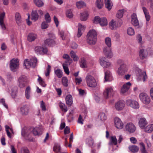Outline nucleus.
<instances>
[{
  "instance_id": "obj_63",
  "label": "nucleus",
  "mask_w": 153,
  "mask_h": 153,
  "mask_svg": "<svg viewBox=\"0 0 153 153\" xmlns=\"http://www.w3.org/2000/svg\"><path fill=\"white\" fill-rule=\"evenodd\" d=\"M0 102L7 109L8 108V106L5 103V100L4 99L2 98L0 100Z\"/></svg>"
},
{
  "instance_id": "obj_19",
  "label": "nucleus",
  "mask_w": 153,
  "mask_h": 153,
  "mask_svg": "<svg viewBox=\"0 0 153 153\" xmlns=\"http://www.w3.org/2000/svg\"><path fill=\"white\" fill-rule=\"evenodd\" d=\"M5 13L3 12L0 14V25L3 30L6 29V27L4 22V19L5 16Z\"/></svg>"
},
{
  "instance_id": "obj_56",
  "label": "nucleus",
  "mask_w": 153,
  "mask_h": 153,
  "mask_svg": "<svg viewBox=\"0 0 153 153\" xmlns=\"http://www.w3.org/2000/svg\"><path fill=\"white\" fill-rule=\"evenodd\" d=\"M62 66L65 73L67 75L69 74L70 72L68 67L65 64H63Z\"/></svg>"
},
{
  "instance_id": "obj_59",
  "label": "nucleus",
  "mask_w": 153,
  "mask_h": 153,
  "mask_svg": "<svg viewBox=\"0 0 153 153\" xmlns=\"http://www.w3.org/2000/svg\"><path fill=\"white\" fill-rule=\"evenodd\" d=\"M45 19L47 22H50L51 19L50 15L48 13H47L45 15Z\"/></svg>"
},
{
  "instance_id": "obj_52",
  "label": "nucleus",
  "mask_w": 153,
  "mask_h": 153,
  "mask_svg": "<svg viewBox=\"0 0 153 153\" xmlns=\"http://www.w3.org/2000/svg\"><path fill=\"white\" fill-rule=\"evenodd\" d=\"M16 87H15L13 89H12V91L11 93V96L12 97L14 98L16 97Z\"/></svg>"
},
{
  "instance_id": "obj_50",
  "label": "nucleus",
  "mask_w": 153,
  "mask_h": 153,
  "mask_svg": "<svg viewBox=\"0 0 153 153\" xmlns=\"http://www.w3.org/2000/svg\"><path fill=\"white\" fill-rule=\"evenodd\" d=\"M86 142L89 146H91L93 144V140L91 136L87 138L86 140Z\"/></svg>"
},
{
  "instance_id": "obj_10",
  "label": "nucleus",
  "mask_w": 153,
  "mask_h": 153,
  "mask_svg": "<svg viewBox=\"0 0 153 153\" xmlns=\"http://www.w3.org/2000/svg\"><path fill=\"white\" fill-rule=\"evenodd\" d=\"M114 92L111 87H108L106 88L103 93L104 97L105 99H108L112 96Z\"/></svg>"
},
{
  "instance_id": "obj_34",
  "label": "nucleus",
  "mask_w": 153,
  "mask_h": 153,
  "mask_svg": "<svg viewBox=\"0 0 153 153\" xmlns=\"http://www.w3.org/2000/svg\"><path fill=\"white\" fill-rule=\"evenodd\" d=\"M117 139L115 136H111L110 139V142L109 143L110 145H116L117 144Z\"/></svg>"
},
{
  "instance_id": "obj_43",
  "label": "nucleus",
  "mask_w": 153,
  "mask_h": 153,
  "mask_svg": "<svg viewBox=\"0 0 153 153\" xmlns=\"http://www.w3.org/2000/svg\"><path fill=\"white\" fill-rule=\"evenodd\" d=\"M30 131H27L26 128H24L22 129L21 131L22 135L24 137H27L30 134Z\"/></svg>"
},
{
  "instance_id": "obj_58",
  "label": "nucleus",
  "mask_w": 153,
  "mask_h": 153,
  "mask_svg": "<svg viewBox=\"0 0 153 153\" xmlns=\"http://www.w3.org/2000/svg\"><path fill=\"white\" fill-rule=\"evenodd\" d=\"M59 35L62 40L65 39V37L64 36V32L62 30H59Z\"/></svg>"
},
{
  "instance_id": "obj_9",
  "label": "nucleus",
  "mask_w": 153,
  "mask_h": 153,
  "mask_svg": "<svg viewBox=\"0 0 153 153\" xmlns=\"http://www.w3.org/2000/svg\"><path fill=\"white\" fill-rule=\"evenodd\" d=\"M18 85L20 88H23L26 85L27 81V77L24 75L21 76L18 79Z\"/></svg>"
},
{
  "instance_id": "obj_30",
  "label": "nucleus",
  "mask_w": 153,
  "mask_h": 153,
  "mask_svg": "<svg viewBox=\"0 0 153 153\" xmlns=\"http://www.w3.org/2000/svg\"><path fill=\"white\" fill-rule=\"evenodd\" d=\"M85 29L84 27L80 24L79 23L78 24V28L77 33V36L79 37L82 35V30H84Z\"/></svg>"
},
{
  "instance_id": "obj_8",
  "label": "nucleus",
  "mask_w": 153,
  "mask_h": 153,
  "mask_svg": "<svg viewBox=\"0 0 153 153\" xmlns=\"http://www.w3.org/2000/svg\"><path fill=\"white\" fill-rule=\"evenodd\" d=\"M10 68L11 70L13 71H15L19 68V63L18 59L11 60L10 63Z\"/></svg>"
},
{
  "instance_id": "obj_25",
  "label": "nucleus",
  "mask_w": 153,
  "mask_h": 153,
  "mask_svg": "<svg viewBox=\"0 0 153 153\" xmlns=\"http://www.w3.org/2000/svg\"><path fill=\"white\" fill-rule=\"evenodd\" d=\"M147 123V122L145 118H142L140 119L139 122V125L141 128H144Z\"/></svg>"
},
{
  "instance_id": "obj_14",
  "label": "nucleus",
  "mask_w": 153,
  "mask_h": 153,
  "mask_svg": "<svg viewBox=\"0 0 153 153\" xmlns=\"http://www.w3.org/2000/svg\"><path fill=\"white\" fill-rule=\"evenodd\" d=\"M100 65L104 68H108L111 65V63L109 62L108 60L105 57H102L100 58Z\"/></svg>"
},
{
  "instance_id": "obj_55",
  "label": "nucleus",
  "mask_w": 153,
  "mask_h": 153,
  "mask_svg": "<svg viewBox=\"0 0 153 153\" xmlns=\"http://www.w3.org/2000/svg\"><path fill=\"white\" fill-rule=\"evenodd\" d=\"M39 128H34L33 130V133L35 135H39L40 134Z\"/></svg>"
},
{
  "instance_id": "obj_17",
  "label": "nucleus",
  "mask_w": 153,
  "mask_h": 153,
  "mask_svg": "<svg viewBox=\"0 0 153 153\" xmlns=\"http://www.w3.org/2000/svg\"><path fill=\"white\" fill-rule=\"evenodd\" d=\"M131 23L134 26H138L139 25L137 16L135 13H133L131 16Z\"/></svg>"
},
{
  "instance_id": "obj_1",
  "label": "nucleus",
  "mask_w": 153,
  "mask_h": 153,
  "mask_svg": "<svg viewBox=\"0 0 153 153\" xmlns=\"http://www.w3.org/2000/svg\"><path fill=\"white\" fill-rule=\"evenodd\" d=\"M105 43L108 47H105L103 49L104 53L105 56L108 58H111L113 56V53L110 47L111 46V40L110 38L107 37L105 39Z\"/></svg>"
},
{
  "instance_id": "obj_29",
  "label": "nucleus",
  "mask_w": 153,
  "mask_h": 153,
  "mask_svg": "<svg viewBox=\"0 0 153 153\" xmlns=\"http://www.w3.org/2000/svg\"><path fill=\"white\" fill-rule=\"evenodd\" d=\"M20 111L23 115H27L28 113V108L27 106H23L21 108Z\"/></svg>"
},
{
  "instance_id": "obj_22",
  "label": "nucleus",
  "mask_w": 153,
  "mask_h": 153,
  "mask_svg": "<svg viewBox=\"0 0 153 153\" xmlns=\"http://www.w3.org/2000/svg\"><path fill=\"white\" fill-rule=\"evenodd\" d=\"M37 37V35L36 34L31 33H29L27 36V39L29 42H32L35 40Z\"/></svg>"
},
{
  "instance_id": "obj_64",
  "label": "nucleus",
  "mask_w": 153,
  "mask_h": 153,
  "mask_svg": "<svg viewBox=\"0 0 153 153\" xmlns=\"http://www.w3.org/2000/svg\"><path fill=\"white\" fill-rule=\"evenodd\" d=\"M40 106L42 108V110L44 111L46 110V107L45 105V102L43 101H41Z\"/></svg>"
},
{
  "instance_id": "obj_2",
  "label": "nucleus",
  "mask_w": 153,
  "mask_h": 153,
  "mask_svg": "<svg viewBox=\"0 0 153 153\" xmlns=\"http://www.w3.org/2000/svg\"><path fill=\"white\" fill-rule=\"evenodd\" d=\"M97 34L96 31L94 30H90L87 35V42L90 45H94L97 41Z\"/></svg>"
},
{
  "instance_id": "obj_46",
  "label": "nucleus",
  "mask_w": 153,
  "mask_h": 153,
  "mask_svg": "<svg viewBox=\"0 0 153 153\" xmlns=\"http://www.w3.org/2000/svg\"><path fill=\"white\" fill-rule=\"evenodd\" d=\"M125 10L124 9L119 10L117 12L116 16L117 17L120 19L123 16V14Z\"/></svg>"
},
{
  "instance_id": "obj_7",
  "label": "nucleus",
  "mask_w": 153,
  "mask_h": 153,
  "mask_svg": "<svg viewBox=\"0 0 153 153\" xmlns=\"http://www.w3.org/2000/svg\"><path fill=\"white\" fill-rule=\"evenodd\" d=\"M139 97L140 100L144 104H148L150 102L149 97L145 93H142L140 94Z\"/></svg>"
},
{
  "instance_id": "obj_41",
  "label": "nucleus",
  "mask_w": 153,
  "mask_h": 153,
  "mask_svg": "<svg viewBox=\"0 0 153 153\" xmlns=\"http://www.w3.org/2000/svg\"><path fill=\"white\" fill-rule=\"evenodd\" d=\"M59 105L62 111L66 112L67 111V108L64 104L62 103L61 102H60L59 103Z\"/></svg>"
},
{
  "instance_id": "obj_60",
  "label": "nucleus",
  "mask_w": 153,
  "mask_h": 153,
  "mask_svg": "<svg viewBox=\"0 0 153 153\" xmlns=\"http://www.w3.org/2000/svg\"><path fill=\"white\" fill-rule=\"evenodd\" d=\"M47 22H44L42 24V28L43 29H45L47 28L48 26V24Z\"/></svg>"
},
{
  "instance_id": "obj_28",
  "label": "nucleus",
  "mask_w": 153,
  "mask_h": 153,
  "mask_svg": "<svg viewBox=\"0 0 153 153\" xmlns=\"http://www.w3.org/2000/svg\"><path fill=\"white\" fill-rule=\"evenodd\" d=\"M142 9L145 16L146 21L148 22L150 19V16L147 9L144 7H143Z\"/></svg>"
},
{
  "instance_id": "obj_24",
  "label": "nucleus",
  "mask_w": 153,
  "mask_h": 153,
  "mask_svg": "<svg viewBox=\"0 0 153 153\" xmlns=\"http://www.w3.org/2000/svg\"><path fill=\"white\" fill-rule=\"evenodd\" d=\"M15 18L17 25L19 26L22 23V21L20 14L19 13H16L15 14Z\"/></svg>"
},
{
  "instance_id": "obj_31",
  "label": "nucleus",
  "mask_w": 153,
  "mask_h": 153,
  "mask_svg": "<svg viewBox=\"0 0 153 153\" xmlns=\"http://www.w3.org/2000/svg\"><path fill=\"white\" fill-rule=\"evenodd\" d=\"M65 100L66 104L71 105L73 103L72 97L71 95H68L66 97Z\"/></svg>"
},
{
  "instance_id": "obj_3",
  "label": "nucleus",
  "mask_w": 153,
  "mask_h": 153,
  "mask_svg": "<svg viewBox=\"0 0 153 153\" xmlns=\"http://www.w3.org/2000/svg\"><path fill=\"white\" fill-rule=\"evenodd\" d=\"M37 61V59L35 57H32L30 60L26 59L24 61V66L28 69L30 67L35 68L36 66Z\"/></svg>"
},
{
  "instance_id": "obj_42",
  "label": "nucleus",
  "mask_w": 153,
  "mask_h": 153,
  "mask_svg": "<svg viewBox=\"0 0 153 153\" xmlns=\"http://www.w3.org/2000/svg\"><path fill=\"white\" fill-rule=\"evenodd\" d=\"M54 73L59 78L62 77L63 75V73L60 69H57L54 70Z\"/></svg>"
},
{
  "instance_id": "obj_38",
  "label": "nucleus",
  "mask_w": 153,
  "mask_h": 153,
  "mask_svg": "<svg viewBox=\"0 0 153 153\" xmlns=\"http://www.w3.org/2000/svg\"><path fill=\"white\" fill-rule=\"evenodd\" d=\"M96 4L98 9H100L102 8L103 6V0H97Z\"/></svg>"
},
{
  "instance_id": "obj_32",
  "label": "nucleus",
  "mask_w": 153,
  "mask_h": 153,
  "mask_svg": "<svg viewBox=\"0 0 153 153\" xmlns=\"http://www.w3.org/2000/svg\"><path fill=\"white\" fill-rule=\"evenodd\" d=\"M32 19L34 21L37 20L39 18V15L36 10L33 11L31 14Z\"/></svg>"
},
{
  "instance_id": "obj_45",
  "label": "nucleus",
  "mask_w": 153,
  "mask_h": 153,
  "mask_svg": "<svg viewBox=\"0 0 153 153\" xmlns=\"http://www.w3.org/2000/svg\"><path fill=\"white\" fill-rule=\"evenodd\" d=\"M80 65L82 68H85L87 67L86 61L84 58H81L80 62Z\"/></svg>"
},
{
  "instance_id": "obj_15",
  "label": "nucleus",
  "mask_w": 153,
  "mask_h": 153,
  "mask_svg": "<svg viewBox=\"0 0 153 153\" xmlns=\"http://www.w3.org/2000/svg\"><path fill=\"white\" fill-rule=\"evenodd\" d=\"M127 70V68L126 65L122 64L120 65V67L118 68L117 72L119 75L122 76L123 75Z\"/></svg>"
},
{
  "instance_id": "obj_27",
  "label": "nucleus",
  "mask_w": 153,
  "mask_h": 153,
  "mask_svg": "<svg viewBox=\"0 0 153 153\" xmlns=\"http://www.w3.org/2000/svg\"><path fill=\"white\" fill-rule=\"evenodd\" d=\"M31 88L30 86L27 87L25 91V95L27 99H29L30 97Z\"/></svg>"
},
{
  "instance_id": "obj_16",
  "label": "nucleus",
  "mask_w": 153,
  "mask_h": 153,
  "mask_svg": "<svg viewBox=\"0 0 153 153\" xmlns=\"http://www.w3.org/2000/svg\"><path fill=\"white\" fill-rule=\"evenodd\" d=\"M114 124L116 127L119 129H122L123 127V124L121 120L117 117H116L114 120Z\"/></svg>"
},
{
  "instance_id": "obj_5",
  "label": "nucleus",
  "mask_w": 153,
  "mask_h": 153,
  "mask_svg": "<svg viewBox=\"0 0 153 153\" xmlns=\"http://www.w3.org/2000/svg\"><path fill=\"white\" fill-rule=\"evenodd\" d=\"M94 22L95 24L99 23L102 26H106L108 24L107 19L105 18H100L98 16L94 17Z\"/></svg>"
},
{
  "instance_id": "obj_62",
  "label": "nucleus",
  "mask_w": 153,
  "mask_h": 153,
  "mask_svg": "<svg viewBox=\"0 0 153 153\" xmlns=\"http://www.w3.org/2000/svg\"><path fill=\"white\" fill-rule=\"evenodd\" d=\"M78 91H79V94L81 96H82L86 94V92L84 90L79 89L78 90Z\"/></svg>"
},
{
  "instance_id": "obj_39",
  "label": "nucleus",
  "mask_w": 153,
  "mask_h": 153,
  "mask_svg": "<svg viewBox=\"0 0 153 153\" xmlns=\"http://www.w3.org/2000/svg\"><path fill=\"white\" fill-rule=\"evenodd\" d=\"M144 131L148 133H151L153 131V124L147 126L144 128Z\"/></svg>"
},
{
  "instance_id": "obj_53",
  "label": "nucleus",
  "mask_w": 153,
  "mask_h": 153,
  "mask_svg": "<svg viewBox=\"0 0 153 153\" xmlns=\"http://www.w3.org/2000/svg\"><path fill=\"white\" fill-rule=\"evenodd\" d=\"M127 33L129 35H133L134 34V30L132 28L130 27L127 29Z\"/></svg>"
},
{
  "instance_id": "obj_51",
  "label": "nucleus",
  "mask_w": 153,
  "mask_h": 153,
  "mask_svg": "<svg viewBox=\"0 0 153 153\" xmlns=\"http://www.w3.org/2000/svg\"><path fill=\"white\" fill-rule=\"evenodd\" d=\"M62 85L65 87L68 86V79L66 77H63L62 78Z\"/></svg>"
},
{
  "instance_id": "obj_18",
  "label": "nucleus",
  "mask_w": 153,
  "mask_h": 153,
  "mask_svg": "<svg viewBox=\"0 0 153 153\" xmlns=\"http://www.w3.org/2000/svg\"><path fill=\"white\" fill-rule=\"evenodd\" d=\"M131 85V83L130 82H128L124 84L121 88V93L125 94L127 93Z\"/></svg>"
},
{
  "instance_id": "obj_26",
  "label": "nucleus",
  "mask_w": 153,
  "mask_h": 153,
  "mask_svg": "<svg viewBox=\"0 0 153 153\" xmlns=\"http://www.w3.org/2000/svg\"><path fill=\"white\" fill-rule=\"evenodd\" d=\"M105 79L106 81H110L112 79V76L109 71L107 70L105 72Z\"/></svg>"
},
{
  "instance_id": "obj_37",
  "label": "nucleus",
  "mask_w": 153,
  "mask_h": 153,
  "mask_svg": "<svg viewBox=\"0 0 153 153\" xmlns=\"http://www.w3.org/2000/svg\"><path fill=\"white\" fill-rule=\"evenodd\" d=\"M128 148L133 153L137 152L139 150V147L135 145L129 146Z\"/></svg>"
},
{
  "instance_id": "obj_36",
  "label": "nucleus",
  "mask_w": 153,
  "mask_h": 153,
  "mask_svg": "<svg viewBox=\"0 0 153 153\" xmlns=\"http://www.w3.org/2000/svg\"><path fill=\"white\" fill-rule=\"evenodd\" d=\"M140 146V151L141 153H147L144 144L142 142L139 143Z\"/></svg>"
},
{
  "instance_id": "obj_21",
  "label": "nucleus",
  "mask_w": 153,
  "mask_h": 153,
  "mask_svg": "<svg viewBox=\"0 0 153 153\" xmlns=\"http://www.w3.org/2000/svg\"><path fill=\"white\" fill-rule=\"evenodd\" d=\"M148 55L147 51L144 49H141L139 51V56L141 59H145Z\"/></svg>"
},
{
  "instance_id": "obj_61",
  "label": "nucleus",
  "mask_w": 153,
  "mask_h": 153,
  "mask_svg": "<svg viewBox=\"0 0 153 153\" xmlns=\"http://www.w3.org/2000/svg\"><path fill=\"white\" fill-rule=\"evenodd\" d=\"M21 153H30V152L27 148L23 147L21 149Z\"/></svg>"
},
{
  "instance_id": "obj_54",
  "label": "nucleus",
  "mask_w": 153,
  "mask_h": 153,
  "mask_svg": "<svg viewBox=\"0 0 153 153\" xmlns=\"http://www.w3.org/2000/svg\"><path fill=\"white\" fill-rule=\"evenodd\" d=\"M66 15L69 18H71L73 17V14L71 9H69L67 10Z\"/></svg>"
},
{
  "instance_id": "obj_35",
  "label": "nucleus",
  "mask_w": 153,
  "mask_h": 153,
  "mask_svg": "<svg viewBox=\"0 0 153 153\" xmlns=\"http://www.w3.org/2000/svg\"><path fill=\"white\" fill-rule=\"evenodd\" d=\"M105 6L108 10H110L112 8V5L111 3L110 0H105Z\"/></svg>"
},
{
  "instance_id": "obj_12",
  "label": "nucleus",
  "mask_w": 153,
  "mask_h": 153,
  "mask_svg": "<svg viewBox=\"0 0 153 153\" xmlns=\"http://www.w3.org/2000/svg\"><path fill=\"white\" fill-rule=\"evenodd\" d=\"M125 105V102L123 100H120L116 102L115 104V108L117 111L122 110Z\"/></svg>"
},
{
  "instance_id": "obj_11",
  "label": "nucleus",
  "mask_w": 153,
  "mask_h": 153,
  "mask_svg": "<svg viewBox=\"0 0 153 153\" xmlns=\"http://www.w3.org/2000/svg\"><path fill=\"white\" fill-rule=\"evenodd\" d=\"M136 128L135 125L132 123H127L125 126L126 131L130 133H133L136 130Z\"/></svg>"
},
{
  "instance_id": "obj_4",
  "label": "nucleus",
  "mask_w": 153,
  "mask_h": 153,
  "mask_svg": "<svg viewBox=\"0 0 153 153\" xmlns=\"http://www.w3.org/2000/svg\"><path fill=\"white\" fill-rule=\"evenodd\" d=\"M88 85L90 87L94 88L97 86V82L95 79L92 76L88 75L85 78Z\"/></svg>"
},
{
  "instance_id": "obj_48",
  "label": "nucleus",
  "mask_w": 153,
  "mask_h": 153,
  "mask_svg": "<svg viewBox=\"0 0 153 153\" xmlns=\"http://www.w3.org/2000/svg\"><path fill=\"white\" fill-rule=\"evenodd\" d=\"M60 147L58 144H56L53 148V150L56 153L60 152Z\"/></svg>"
},
{
  "instance_id": "obj_6",
  "label": "nucleus",
  "mask_w": 153,
  "mask_h": 153,
  "mask_svg": "<svg viewBox=\"0 0 153 153\" xmlns=\"http://www.w3.org/2000/svg\"><path fill=\"white\" fill-rule=\"evenodd\" d=\"M122 24V22L121 20L115 21H114L112 20L110 23L109 25L110 29L111 30H114L120 27Z\"/></svg>"
},
{
  "instance_id": "obj_44",
  "label": "nucleus",
  "mask_w": 153,
  "mask_h": 153,
  "mask_svg": "<svg viewBox=\"0 0 153 153\" xmlns=\"http://www.w3.org/2000/svg\"><path fill=\"white\" fill-rule=\"evenodd\" d=\"M98 118L102 121H105L107 118V117L104 113H100L98 116Z\"/></svg>"
},
{
  "instance_id": "obj_47",
  "label": "nucleus",
  "mask_w": 153,
  "mask_h": 153,
  "mask_svg": "<svg viewBox=\"0 0 153 153\" xmlns=\"http://www.w3.org/2000/svg\"><path fill=\"white\" fill-rule=\"evenodd\" d=\"M70 55L71 57L73 59V60L74 61H78L79 59V57L76 56L74 51H71Z\"/></svg>"
},
{
  "instance_id": "obj_57",
  "label": "nucleus",
  "mask_w": 153,
  "mask_h": 153,
  "mask_svg": "<svg viewBox=\"0 0 153 153\" xmlns=\"http://www.w3.org/2000/svg\"><path fill=\"white\" fill-rule=\"evenodd\" d=\"M35 49L36 53H42V47L37 46L35 47Z\"/></svg>"
},
{
  "instance_id": "obj_20",
  "label": "nucleus",
  "mask_w": 153,
  "mask_h": 153,
  "mask_svg": "<svg viewBox=\"0 0 153 153\" xmlns=\"http://www.w3.org/2000/svg\"><path fill=\"white\" fill-rule=\"evenodd\" d=\"M138 71L139 76L142 78L143 81V82H145L148 78L146 71H142L140 69H139Z\"/></svg>"
},
{
  "instance_id": "obj_13",
  "label": "nucleus",
  "mask_w": 153,
  "mask_h": 153,
  "mask_svg": "<svg viewBox=\"0 0 153 153\" xmlns=\"http://www.w3.org/2000/svg\"><path fill=\"white\" fill-rule=\"evenodd\" d=\"M127 104L134 109H137L139 108V105L136 101L131 100H128L126 101Z\"/></svg>"
},
{
  "instance_id": "obj_49",
  "label": "nucleus",
  "mask_w": 153,
  "mask_h": 153,
  "mask_svg": "<svg viewBox=\"0 0 153 153\" xmlns=\"http://www.w3.org/2000/svg\"><path fill=\"white\" fill-rule=\"evenodd\" d=\"M76 5L78 8H81L85 6L84 2L82 1H80L76 3Z\"/></svg>"
},
{
  "instance_id": "obj_23",
  "label": "nucleus",
  "mask_w": 153,
  "mask_h": 153,
  "mask_svg": "<svg viewBox=\"0 0 153 153\" xmlns=\"http://www.w3.org/2000/svg\"><path fill=\"white\" fill-rule=\"evenodd\" d=\"M45 45L49 46H52L55 44V41L52 39H48L44 41Z\"/></svg>"
},
{
  "instance_id": "obj_40",
  "label": "nucleus",
  "mask_w": 153,
  "mask_h": 153,
  "mask_svg": "<svg viewBox=\"0 0 153 153\" xmlns=\"http://www.w3.org/2000/svg\"><path fill=\"white\" fill-rule=\"evenodd\" d=\"M35 4L38 7H41L43 6L44 3L42 0H33Z\"/></svg>"
},
{
  "instance_id": "obj_33",
  "label": "nucleus",
  "mask_w": 153,
  "mask_h": 153,
  "mask_svg": "<svg viewBox=\"0 0 153 153\" xmlns=\"http://www.w3.org/2000/svg\"><path fill=\"white\" fill-rule=\"evenodd\" d=\"M88 15L86 11H85L80 13V19L81 21H85L87 19Z\"/></svg>"
}]
</instances>
